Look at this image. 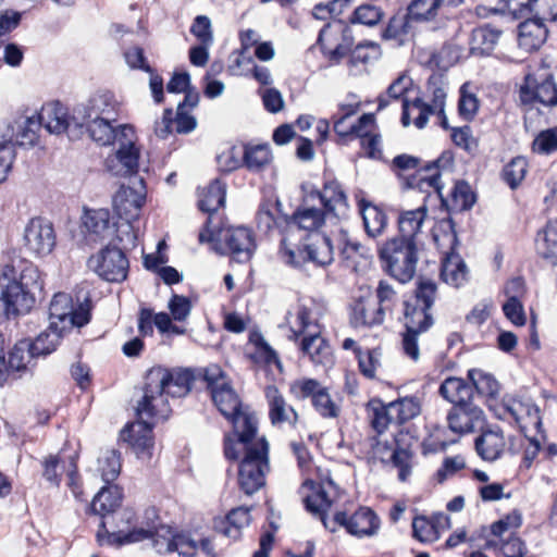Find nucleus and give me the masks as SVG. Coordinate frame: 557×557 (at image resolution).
Here are the masks:
<instances>
[{"label": "nucleus", "instance_id": "obj_18", "mask_svg": "<svg viewBox=\"0 0 557 557\" xmlns=\"http://www.w3.org/2000/svg\"><path fill=\"white\" fill-rule=\"evenodd\" d=\"M319 41L332 59L339 60L350 50L354 38L347 24L335 21L321 29Z\"/></svg>", "mask_w": 557, "mask_h": 557}, {"label": "nucleus", "instance_id": "obj_43", "mask_svg": "<svg viewBox=\"0 0 557 557\" xmlns=\"http://www.w3.org/2000/svg\"><path fill=\"white\" fill-rule=\"evenodd\" d=\"M112 122L95 117L94 120H88L84 125H86L92 140L99 145L107 146L115 144L120 136V126H113Z\"/></svg>", "mask_w": 557, "mask_h": 557}, {"label": "nucleus", "instance_id": "obj_35", "mask_svg": "<svg viewBox=\"0 0 557 557\" xmlns=\"http://www.w3.org/2000/svg\"><path fill=\"white\" fill-rule=\"evenodd\" d=\"M468 267L458 253L446 252V256H443L441 277L445 283L459 287L468 281Z\"/></svg>", "mask_w": 557, "mask_h": 557}, {"label": "nucleus", "instance_id": "obj_20", "mask_svg": "<svg viewBox=\"0 0 557 557\" xmlns=\"http://www.w3.org/2000/svg\"><path fill=\"white\" fill-rule=\"evenodd\" d=\"M41 126H44L50 134L61 135L73 128H77L74 123V117H79L75 112L72 116L69 115L67 109L59 101L48 102L42 106L38 113Z\"/></svg>", "mask_w": 557, "mask_h": 557}, {"label": "nucleus", "instance_id": "obj_44", "mask_svg": "<svg viewBox=\"0 0 557 557\" xmlns=\"http://www.w3.org/2000/svg\"><path fill=\"white\" fill-rule=\"evenodd\" d=\"M15 128L14 146H35L38 141V132L41 128L40 120L37 115L21 117L18 121L13 122Z\"/></svg>", "mask_w": 557, "mask_h": 557}, {"label": "nucleus", "instance_id": "obj_13", "mask_svg": "<svg viewBox=\"0 0 557 557\" xmlns=\"http://www.w3.org/2000/svg\"><path fill=\"white\" fill-rule=\"evenodd\" d=\"M0 288L1 301L8 317L27 313L35 304L34 295L17 283V272L12 265L2 269Z\"/></svg>", "mask_w": 557, "mask_h": 557}, {"label": "nucleus", "instance_id": "obj_63", "mask_svg": "<svg viewBox=\"0 0 557 557\" xmlns=\"http://www.w3.org/2000/svg\"><path fill=\"white\" fill-rule=\"evenodd\" d=\"M376 307L382 309V313L385 315L391 312L397 298V293L394 287L386 281H380L376 287Z\"/></svg>", "mask_w": 557, "mask_h": 557}, {"label": "nucleus", "instance_id": "obj_51", "mask_svg": "<svg viewBox=\"0 0 557 557\" xmlns=\"http://www.w3.org/2000/svg\"><path fill=\"white\" fill-rule=\"evenodd\" d=\"M63 335V332L51 330L50 326H48V329L41 332L35 341H29V349L36 358L41 356L45 357L57 349Z\"/></svg>", "mask_w": 557, "mask_h": 557}, {"label": "nucleus", "instance_id": "obj_26", "mask_svg": "<svg viewBox=\"0 0 557 557\" xmlns=\"http://www.w3.org/2000/svg\"><path fill=\"white\" fill-rule=\"evenodd\" d=\"M481 435L475 440V449L479 456L486 461H494L500 457L505 449V437L497 425L480 429Z\"/></svg>", "mask_w": 557, "mask_h": 557}, {"label": "nucleus", "instance_id": "obj_12", "mask_svg": "<svg viewBox=\"0 0 557 557\" xmlns=\"http://www.w3.org/2000/svg\"><path fill=\"white\" fill-rule=\"evenodd\" d=\"M136 134L131 125H120V136L114 144L115 154L107 159V169L113 175L127 176L137 172L139 149L135 145Z\"/></svg>", "mask_w": 557, "mask_h": 557}, {"label": "nucleus", "instance_id": "obj_53", "mask_svg": "<svg viewBox=\"0 0 557 557\" xmlns=\"http://www.w3.org/2000/svg\"><path fill=\"white\" fill-rule=\"evenodd\" d=\"M384 10L380 5L373 2H366L354 10L349 21L351 24H360L372 27L377 25L384 18Z\"/></svg>", "mask_w": 557, "mask_h": 557}, {"label": "nucleus", "instance_id": "obj_10", "mask_svg": "<svg viewBox=\"0 0 557 557\" xmlns=\"http://www.w3.org/2000/svg\"><path fill=\"white\" fill-rule=\"evenodd\" d=\"M211 219L207 220L205 228L199 233L200 243L216 242L224 244L223 253H230L236 261L250 260L256 249L252 232L244 226L211 228Z\"/></svg>", "mask_w": 557, "mask_h": 557}, {"label": "nucleus", "instance_id": "obj_39", "mask_svg": "<svg viewBox=\"0 0 557 557\" xmlns=\"http://www.w3.org/2000/svg\"><path fill=\"white\" fill-rule=\"evenodd\" d=\"M29 347L28 339L20 341L14 345L7 362L10 375H13L15 372H25L35 367L36 357Z\"/></svg>", "mask_w": 557, "mask_h": 557}, {"label": "nucleus", "instance_id": "obj_5", "mask_svg": "<svg viewBox=\"0 0 557 557\" xmlns=\"http://www.w3.org/2000/svg\"><path fill=\"white\" fill-rule=\"evenodd\" d=\"M205 380L214 405L232 423L234 435L240 441H245L248 435H256L258 430L256 418L243 409L238 395L226 381L221 369L218 366L209 367L205 372Z\"/></svg>", "mask_w": 557, "mask_h": 557}, {"label": "nucleus", "instance_id": "obj_11", "mask_svg": "<svg viewBox=\"0 0 557 557\" xmlns=\"http://www.w3.org/2000/svg\"><path fill=\"white\" fill-rule=\"evenodd\" d=\"M404 307L406 331L403 334V349L409 358L417 361L420 355L418 337L433 325L434 319L430 312L431 309L424 308V306L406 300Z\"/></svg>", "mask_w": 557, "mask_h": 557}, {"label": "nucleus", "instance_id": "obj_47", "mask_svg": "<svg viewBox=\"0 0 557 557\" xmlns=\"http://www.w3.org/2000/svg\"><path fill=\"white\" fill-rule=\"evenodd\" d=\"M306 247L309 261L318 265H329L334 259L333 246L327 236L315 235L314 240Z\"/></svg>", "mask_w": 557, "mask_h": 557}, {"label": "nucleus", "instance_id": "obj_62", "mask_svg": "<svg viewBox=\"0 0 557 557\" xmlns=\"http://www.w3.org/2000/svg\"><path fill=\"white\" fill-rule=\"evenodd\" d=\"M17 283L28 289L30 295H34L35 290H41L44 288V282L39 270L33 265H26L20 273H17Z\"/></svg>", "mask_w": 557, "mask_h": 557}, {"label": "nucleus", "instance_id": "obj_57", "mask_svg": "<svg viewBox=\"0 0 557 557\" xmlns=\"http://www.w3.org/2000/svg\"><path fill=\"white\" fill-rule=\"evenodd\" d=\"M468 377L473 385V391L475 389L478 394L487 397H495L498 394V382L491 374L472 369L468 372Z\"/></svg>", "mask_w": 557, "mask_h": 557}, {"label": "nucleus", "instance_id": "obj_58", "mask_svg": "<svg viewBox=\"0 0 557 557\" xmlns=\"http://www.w3.org/2000/svg\"><path fill=\"white\" fill-rule=\"evenodd\" d=\"M433 3L434 0H412L407 8L408 17L412 22H430L442 18Z\"/></svg>", "mask_w": 557, "mask_h": 557}, {"label": "nucleus", "instance_id": "obj_29", "mask_svg": "<svg viewBox=\"0 0 557 557\" xmlns=\"http://www.w3.org/2000/svg\"><path fill=\"white\" fill-rule=\"evenodd\" d=\"M384 319L382 309H377L375 301L371 298H359L351 307L350 323L354 327L380 325Z\"/></svg>", "mask_w": 557, "mask_h": 557}, {"label": "nucleus", "instance_id": "obj_45", "mask_svg": "<svg viewBox=\"0 0 557 557\" xmlns=\"http://www.w3.org/2000/svg\"><path fill=\"white\" fill-rule=\"evenodd\" d=\"M500 35L502 30L491 24L479 26L472 32L471 49L481 54H488L497 45Z\"/></svg>", "mask_w": 557, "mask_h": 557}, {"label": "nucleus", "instance_id": "obj_36", "mask_svg": "<svg viewBox=\"0 0 557 557\" xmlns=\"http://www.w3.org/2000/svg\"><path fill=\"white\" fill-rule=\"evenodd\" d=\"M359 209L368 236L375 238L382 235L387 226V215L383 209L366 200L359 202Z\"/></svg>", "mask_w": 557, "mask_h": 557}, {"label": "nucleus", "instance_id": "obj_55", "mask_svg": "<svg viewBox=\"0 0 557 557\" xmlns=\"http://www.w3.org/2000/svg\"><path fill=\"white\" fill-rule=\"evenodd\" d=\"M272 159L268 145L247 146L244 153V163L248 170L258 172L267 166Z\"/></svg>", "mask_w": 557, "mask_h": 557}, {"label": "nucleus", "instance_id": "obj_60", "mask_svg": "<svg viewBox=\"0 0 557 557\" xmlns=\"http://www.w3.org/2000/svg\"><path fill=\"white\" fill-rule=\"evenodd\" d=\"M436 284L429 278H420L417 283L414 295L408 300L431 309L436 298Z\"/></svg>", "mask_w": 557, "mask_h": 557}, {"label": "nucleus", "instance_id": "obj_49", "mask_svg": "<svg viewBox=\"0 0 557 557\" xmlns=\"http://www.w3.org/2000/svg\"><path fill=\"white\" fill-rule=\"evenodd\" d=\"M389 405L397 425L405 424L418 417L421 412V403L419 398L414 396L399 398L391 401Z\"/></svg>", "mask_w": 557, "mask_h": 557}, {"label": "nucleus", "instance_id": "obj_33", "mask_svg": "<svg viewBox=\"0 0 557 557\" xmlns=\"http://www.w3.org/2000/svg\"><path fill=\"white\" fill-rule=\"evenodd\" d=\"M449 517L438 513L432 519L424 516H418L412 521L413 536L423 543H432L440 539V529L448 525Z\"/></svg>", "mask_w": 557, "mask_h": 557}, {"label": "nucleus", "instance_id": "obj_40", "mask_svg": "<svg viewBox=\"0 0 557 557\" xmlns=\"http://www.w3.org/2000/svg\"><path fill=\"white\" fill-rule=\"evenodd\" d=\"M367 413L371 426L377 434L384 433L391 424H396L389 403L384 404L380 399H371L367 404Z\"/></svg>", "mask_w": 557, "mask_h": 557}, {"label": "nucleus", "instance_id": "obj_64", "mask_svg": "<svg viewBox=\"0 0 557 557\" xmlns=\"http://www.w3.org/2000/svg\"><path fill=\"white\" fill-rule=\"evenodd\" d=\"M533 150L542 154H549L557 150V128L541 132L533 141Z\"/></svg>", "mask_w": 557, "mask_h": 557}, {"label": "nucleus", "instance_id": "obj_28", "mask_svg": "<svg viewBox=\"0 0 557 557\" xmlns=\"http://www.w3.org/2000/svg\"><path fill=\"white\" fill-rule=\"evenodd\" d=\"M426 215L428 209L425 206L414 210L401 211L397 220L399 235L395 238L417 244V237L422 230Z\"/></svg>", "mask_w": 557, "mask_h": 557}, {"label": "nucleus", "instance_id": "obj_19", "mask_svg": "<svg viewBox=\"0 0 557 557\" xmlns=\"http://www.w3.org/2000/svg\"><path fill=\"white\" fill-rule=\"evenodd\" d=\"M116 101L114 96L109 91L94 95L88 103L83 108L75 109L79 117H74L76 127H83L88 120L104 119L107 121H115Z\"/></svg>", "mask_w": 557, "mask_h": 557}, {"label": "nucleus", "instance_id": "obj_31", "mask_svg": "<svg viewBox=\"0 0 557 557\" xmlns=\"http://www.w3.org/2000/svg\"><path fill=\"white\" fill-rule=\"evenodd\" d=\"M429 89L432 91V103H426L421 98H416L412 101V107L419 110V114L413 120V124L420 129L428 124L430 115L443 113L445 107V89L441 86H436L431 81L429 82Z\"/></svg>", "mask_w": 557, "mask_h": 557}, {"label": "nucleus", "instance_id": "obj_34", "mask_svg": "<svg viewBox=\"0 0 557 557\" xmlns=\"http://www.w3.org/2000/svg\"><path fill=\"white\" fill-rule=\"evenodd\" d=\"M350 117L345 114H335L333 116V129L339 137V143H346L347 139L357 137V135H364L363 128L374 125V116L370 113H364L355 123L348 121Z\"/></svg>", "mask_w": 557, "mask_h": 557}, {"label": "nucleus", "instance_id": "obj_50", "mask_svg": "<svg viewBox=\"0 0 557 557\" xmlns=\"http://www.w3.org/2000/svg\"><path fill=\"white\" fill-rule=\"evenodd\" d=\"M98 472L107 484L113 482L121 471V456L116 449H104L98 457Z\"/></svg>", "mask_w": 557, "mask_h": 557}, {"label": "nucleus", "instance_id": "obj_9", "mask_svg": "<svg viewBox=\"0 0 557 557\" xmlns=\"http://www.w3.org/2000/svg\"><path fill=\"white\" fill-rule=\"evenodd\" d=\"M379 252L383 269L388 275L403 284L413 278L419 260L417 244L391 238Z\"/></svg>", "mask_w": 557, "mask_h": 557}, {"label": "nucleus", "instance_id": "obj_61", "mask_svg": "<svg viewBox=\"0 0 557 557\" xmlns=\"http://www.w3.org/2000/svg\"><path fill=\"white\" fill-rule=\"evenodd\" d=\"M381 54L380 46L375 42H363L358 44L350 53V63L368 64L374 60H377Z\"/></svg>", "mask_w": 557, "mask_h": 557}, {"label": "nucleus", "instance_id": "obj_15", "mask_svg": "<svg viewBox=\"0 0 557 557\" xmlns=\"http://www.w3.org/2000/svg\"><path fill=\"white\" fill-rule=\"evenodd\" d=\"M522 103L539 102L545 107L557 106V86L548 73H532L524 77L519 90Z\"/></svg>", "mask_w": 557, "mask_h": 557}, {"label": "nucleus", "instance_id": "obj_54", "mask_svg": "<svg viewBox=\"0 0 557 557\" xmlns=\"http://www.w3.org/2000/svg\"><path fill=\"white\" fill-rule=\"evenodd\" d=\"M480 108V101L470 83H465L459 89L458 112L466 121H472Z\"/></svg>", "mask_w": 557, "mask_h": 557}, {"label": "nucleus", "instance_id": "obj_21", "mask_svg": "<svg viewBox=\"0 0 557 557\" xmlns=\"http://www.w3.org/2000/svg\"><path fill=\"white\" fill-rule=\"evenodd\" d=\"M265 398L269 406V418L274 426L282 428L287 424L296 425L298 421L297 411L289 406L277 387L269 385L264 389Z\"/></svg>", "mask_w": 557, "mask_h": 557}, {"label": "nucleus", "instance_id": "obj_8", "mask_svg": "<svg viewBox=\"0 0 557 557\" xmlns=\"http://www.w3.org/2000/svg\"><path fill=\"white\" fill-rule=\"evenodd\" d=\"M91 310L92 302L87 294L74 302L70 294L57 293L49 306V326L63 333L83 327L90 322Z\"/></svg>", "mask_w": 557, "mask_h": 557}, {"label": "nucleus", "instance_id": "obj_30", "mask_svg": "<svg viewBox=\"0 0 557 557\" xmlns=\"http://www.w3.org/2000/svg\"><path fill=\"white\" fill-rule=\"evenodd\" d=\"M548 30L542 18H528L519 24L518 44L525 51L537 50L546 40Z\"/></svg>", "mask_w": 557, "mask_h": 557}, {"label": "nucleus", "instance_id": "obj_42", "mask_svg": "<svg viewBox=\"0 0 557 557\" xmlns=\"http://www.w3.org/2000/svg\"><path fill=\"white\" fill-rule=\"evenodd\" d=\"M433 240L443 256H446V252H456L458 237L451 219H443L436 223L433 228Z\"/></svg>", "mask_w": 557, "mask_h": 557}, {"label": "nucleus", "instance_id": "obj_25", "mask_svg": "<svg viewBox=\"0 0 557 557\" xmlns=\"http://www.w3.org/2000/svg\"><path fill=\"white\" fill-rule=\"evenodd\" d=\"M504 409L516 421L525 436H528L531 429L540 430L542 425L540 410L534 405L512 399L505 405Z\"/></svg>", "mask_w": 557, "mask_h": 557}, {"label": "nucleus", "instance_id": "obj_4", "mask_svg": "<svg viewBox=\"0 0 557 557\" xmlns=\"http://www.w3.org/2000/svg\"><path fill=\"white\" fill-rule=\"evenodd\" d=\"M327 486L334 487V482L331 479L323 481L317 491L305 498L307 510L319 516L325 529L335 532L339 525L357 537L372 536L377 532L380 520L374 511L368 507H360L352 515L338 510L334 513L332 520H327L325 512L332 505L326 491Z\"/></svg>", "mask_w": 557, "mask_h": 557}, {"label": "nucleus", "instance_id": "obj_17", "mask_svg": "<svg viewBox=\"0 0 557 557\" xmlns=\"http://www.w3.org/2000/svg\"><path fill=\"white\" fill-rule=\"evenodd\" d=\"M448 429L458 435L473 433L485 424L483 410L473 403L453 406L446 417Z\"/></svg>", "mask_w": 557, "mask_h": 557}, {"label": "nucleus", "instance_id": "obj_2", "mask_svg": "<svg viewBox=\"0 0 557 557\" xmlns=\"http://www.w3.org/2000/svg\"><path fill=\"white\" fill-rule=\"evenodd\" d=\"M348 211L347 197L341 185L331 181L321 190L310 191L302 205L285 219L286 233L296 230L318 231L327 220H338Z\"/></svg>", "mask_w": 557, "mask_h": 557}, {"label": "nucleus", "instance_id": "obj_41", "mask_svg": "<svg viewBox=\"0 0 557 557\" xmlns=\"http://www.w3.org/2000/svg\"><path fill=\"white\" fill-rule=\"evenodd\" d=\"M122 502V491L117 485L103 486L94 497L91 509L95 513L106 517L113 512Z\"/></svg>", "mask_w": 557, "mask_h": 557}, {"label": "nucleus", "instance_id": "obj_46", "mask_svg": "<svg viewBox=\"0 0 557 557\" xmlns=\"http://www.w3.org/2000/svg\"><path fill=\"white\" fill-rule=\"evenodd\" d=\"M225 196L226 185L220 180H214L201 195L199 209L211 214L224 206Z\"/></svg>", "mask_w": 557, "mask_h": 557}, {"label": "nucleus", "instance_id": "obj_48", "mask_svg": "<svg viewBox=\"0 0 557 557\" xmlns=\"http://www.w3.org/2000/svg\"><path fill=\"white\" fill-rule=\"evenodd\" d=\"M295 234L286 233L281 240L280 256L282 260L294 268L302 267L309 261L307 256V247L302 248L293 242Z\"/></svg>", "mask_w": 557, "mask_h": 557}, {"label": "nucleus", "instance_id": "obj_32", "mask_svg": "<svg viewBox=\"0 0 557 557\" xmlns=\"http://www.w3.org/2000/svg\"><path fill=\"white\" fill-rule=\"evenodd\" d=\"M438 393L453 406H461L472 403L473 385L465 379L449 376L442 382Z\"/></svg>", "mask_w": 557, "mask_h": 557}, {"label": "nucleus", "instance_id": "obj_7", "mask_svg": "<svg viewBox=\"0 0 557 557\" xmlns=\"http://www.w3.org/2000/svg\"><path fill=\"white\" fill-rule=\"evenodd\" d=\"M441 159L428 163L423 168H419L417 174L408 180L410 188H418L421 191L429 193L431 189L435 190L442 199V203L447 207L449 211L462 212L473 207L475 202V195L471 186L465 181L455 183L449 198L444 199L442 195L443 185L441 184V175L438 171V163Z\"/></svg>", "mask_w": 557, "mask_h": 557}, {"label": "nucleus", "instance_id": "obj_24", "mask_svg": "<svg viewBox=\"0 0 557 557\" xmlns=\"http://www.w3.org/2000/svg\"><path fill=\"white\" fill-rule=\"evenodd\" d=\"M140 189L136 190L129 186H122L114 196L113 203L121 216L127 221L136 220L139 216L141 207L145 203L143 180H139Z\"/></svg>", "mask_w": 557, "mask_h": 557}, {"label": "nucleus", "instance_id": "obj_23", "mask_svg": "<svg viewBox=\"0 0 557 557\" xmlns=\"http://www.w3.org/2000/svg\"><path fill=\"white\" fill-rule=\"evenodd\" d=\"M83 233L88 242L97 243L111 235V220L108 209H85L82 216Z\"/></svg>", "mask_w": 557, "mask_h": 557}, {"label": "nucleus", "instance_id": "obj_3", "mask_svg": "<svg viewBox=\"0 0 557 557\" xmlns=\"http://www.w3.org/2000/svg\"><path fill=\"white\" fill-rule=\"evenodd\" d=\"M242 449L244 458L239 465L238 482L245 494L252 495L264 485L265 474L270 470L269 443L265 437H258L257 434L248 435L245 441L225 436L224 455L227 459H238Z\"/></svg>", "mask_w": 557, "mask_h": 557}, {"label": "nucleus", "instance_id": "obj_22", "mask_svg": "<svg viewBox=\"0 0 557 557\" xmlns=\"http://www.w3.org/2000/svg\"><path fill=\"white\" fill-rule=\"evenodd\" d=\"M288 315L287 323L290 331L288 339L298 342L309 335L322 333V325L312 309L300 305L294 314Z\"/></svg>", "mask_w": 557, "mask_h": 557}, {"label": "nucleus", "instance_id": "obj_37", "mask_svg": "<svg viewBox=\"0 0 557 557\" xmlns=\"http://www.w3.org/2000/svg\"><path fill=\"white\" fill-rule=\"evenodd\" d=\"M535 247L539 256L552 265H557V219L549 221L537 233Z\"/></svg>", "mask_w": 557, "mask_h": 557}, {"label": "nucleus", "instance_id": "obj_14", "mask_svg": "<svg viewBox=\"0 0 557 557\" xmlns=\"http://www.w3.org/2000/svg\"><path fill=\"white\" fill-rule=\"evenodd\" d=\"M88 268L108 282H122L128 272V260L116 247H106L88 259Z\"/></svg>", "mask_w": 557, "mask_h": 557}, {"label": "nucleus", "instance_id": "obj_6", "mask_svg": "<svg viewBox=\"0 0 557 557\" xmlns=\"http://www.w3.org/2000/svg\"><path fill=\"white\" fill-rule=\"evenodd\" d=\"M119 516L121 521L126 524V529L120 528L113 532L106 531L104 535L99 531L97 537L100 544L122 546L150 540L157 553L168 554L173 552L175 533L171 527L156 525L154 523L147 524V527H135L133 525L135 513L131 509L123 510Z\"/></svg>", "mask_w": 557, "mask_h": 557}, {"label": "nucleus", "instance_id": "obj_38", "mask_svg": "<svg viewBox=\"0 0 557 557\" xmlns=\"http://www.w3.org/2000/svg\"><path fill=\"white\" fill-rule=\"evenodd\" d=\"M250 523L249 508L232 509L225 519L215 522V529L232 540L239 539L242 530Z\"/></svg>", "mask_w": 557, "mask_h": 557}, {"label": "nucleus", "instance_id": "obj_27", "mask_svg": "<svg viewBox=\"0 0 557 557\" xmlns=\"http://www.w3.org/2000/svg\"><path fill=\"white\" fill-rule=\"evenodd\" d=\"M298 347L305 357L315 366L330 367L333 363L331 346L322 333L312 334L298 341Z\"/></svg>", "mask_w": 557, "mask_h": 557}, {"label": "nucleus", "instance_id": "obj_52", "mask_svg": "<svg viewBox=\"0 0 557 557\" xmlns=\"http://www.w3.org/2000/svg\"><path fill=\"white\" fill-rule=\"evenodd\" d=\"M249 343L252 345V351H248L247 356L256 363L278 364L276 352L269 346L265 339L259 333H251Z\"/></svg>", "mask_w": 557, "mask_h": 557}, {"label": "nucleus", "instance_id": "obj_56", "mask_svg": "<svg viewBox=\"0 0 557 557\" xmlns=\"http://www.w3.org/2000/svg\"><path fill=\"white\" fill-rule=\"evenodd\" d=\"M412 33V20L408 14L394 16L389 20L386 28L383 32L384 39H394L403 44L406 38Z\"/></svg>", "mask_w": 557, "mask_h": 557}, {"label": "nucleus", "instance_id": "obj_16", "mask_svg": "<svg viewBox=\"0 0 557 557\" xmlns=\"http://www.w3.org/2000/svg\"><path fill=\"white\" fill-rule=\"evenodd\" d=\"M24 244L26 249L37 257L51 253L55 246L52 224L39 218L32 219L24 231Z\"/></svg>", "mask_w": 557, "mask_h": 557}, {"label": "nucleus", "instance_id": "obj_1", "mask_svg": "<svg viewBox=\"0 0 557 557\" xmlns=\"http://www.w3.org/2000/svg\"><path fill=\"white\" fill-rule=\"evenodd\" d=\"M194 375L189 370H169L153 367L146 373L143 396L137 403L138 421L123 430L140 458H150L153 447L152 428L154 421L165 420L171 413L168 398L183 397L191 388Z\"/></svg>", "mask_w": 557, "mask_h": 557}, {"label": "nucleus", "instance_id": "obj_59", "mask_svg": "<svg viewBox=\"0 0 557 557\" xmlns=\"http://www.w3.org/2000/svg\"><path fill=\"white\" fill-rule=\"evenodd\" d=\"M527 172V159L523 157H516L504 166L502 176L509 187L515 189L524 180Z\"/></svg>", "mask_w": 557, "mask_h": 557}]
</instances>
